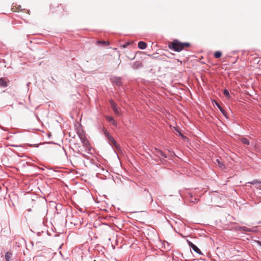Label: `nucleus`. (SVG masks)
<instances>
[{
	"instance_id": "obj_1",
	"label": "nucleus",
	"mask_w": 261,
	"mask_h": 261,
	"mask_svg": "<svg viewBox=\"0 0 261 261\" xmlns=\"http://www.w3.org/2000/svg\"><path fill=\"white\" fill-rule=\"evenodd\" d=\"M191 44L188 42H181L178 40L175 39L172 42H169L168 47L175 51L179 52L182 49L189 47Z\"/></svg>"
},
{
	"instance_id": "obj_2",
	"label": "nucleus",
	"mask_w": 261,
	"mask_h": 261,
	"mask_svg": "<svg viewBox=\"0 0 261 261\" xmlns=\"http://www.w3.org/2000/svg\"><path fill=\"white\" fill-rule=\"evenodd\" d=\"M110 102L111 103V107L114 113L117 115H119V111L118 108L117 107L116 104L114 102V101L113 100H111Z\"/></svg>"
},
{
	"instance_id": "obj_3",
	"label": "nucleus",
	"mask_w": 261,
	"mask_h": 261,
	"mask_svg": "<svg viewBox=\"0 0 261 261\" xmlns=\"http://www.w3.org/2000/svg\"><path fill=\"white\" fill-rule=\"evenodd\" d=\"M188 244H189V246L191 248H192V249L194 251H195L196 253H198L199 254H201V252L200 250L195 245H194L193 243H192L190 241H188Z\"/></svg>"
},
{
	"instance_id": "obj_4",
	"label": "nucleus",
	"mask_w": 261,
	"mask_h": 261,
	"mask_svg": "<svg viewBox=\"0 0 261 261\" xmlns=\"http://www.w3.org/2000/svg\"><path fill=\"white\" fill-rule=\"evenodd\" d=\"M111 81L114 84H115L118 86H120L122 85L121 79L117 77H114L111 78Z\"/></svg>"
},
{
	"instance_id": "obj_5",
	"label": "nucleus",
	"mask_w": 261,
	"mask_h": 261,
	"mask_svg": "<svg viewBox=\"0 0 261 261\" xmlns=\"http://www.w3.org/2000/svg\"><path fill=\"white\" fill-rule=\"evenodd\" d=\"M250 184L255 185L257 189H261V181L256 179L253 180Z\"/></svg>"
},
{
	"instance_id": "obj_6",
	"label": "nucleus",
	"mask_w": 261,
	"mask_h": 261,
	"mask_svg": "<svg viewBox=\"0 0 261 261\" xmlns=\"http://www.w3.org/2000/svg\"><path fill=\"white\" fill-rule=\"evenodd\" d=\"M155 153L156 155H158L160 158H161V157H163L164 158H167V156L165 154V153L161 150L155 149Z\"/></svg>"
},
{
	"instance_id": "obj_7",
	"label": "nucleus",
	"mask_w": 261,
	"mask_h": 261,
	"mask_svg": "<svg viewBox=\"0 0 261 261\" xmlns=\"http://www.w3.org/2000/svg\"><path fill=\"white\" fill-rule=\"evenodd\" d=\"M81 139L84 145L90 150L89 141L85 137H81Z\"/></svg>"
},
{
	"instance_id": "obj_8",
	"label": "nucleus",
	"mask_w": 261,
	"mask_h": 261,
	"mask_svg": "<svg viewBox=\"0 0 261 261\" xmlns=\"http://www.w3.org/2000/svg\"><path fill=\"white\" fill-rule=\"evenodd\" d=\"M146 46V43L144 41H140L138 42V47L141 49H145Z\"/></svg>"
},
{
	"instance_id": "obj_9",
	"label": "nucleus",
	"mask_w": 261,
	"mask_h": 261,
	"mask_svg": "<svg viewBox=\"0 0 261 261\" xmlns=\"http://www.w3.org/2000/svg\"><path fill=\"white\" fill-rule=\"evenodd\" d=\"M0 86L4 87L7 86V82L5 79L0 78Z\"/></svg>"
},
{
	"instance_id": "obj_10",
	"label": "nucleus",
	"mask_w": 261,
	"mask_h": 261,
	"mask_svg": "<svg viewBox=\"0 0 261 261\" xmlns=\"http://www.w3.org/2000/svg\"><path fill=\"white\" fill-rule=\"evenodd\" d=\"M215 163L217 164L221 168H224V165L223 164V163L221 161V160L220 159H217L216 160V162H215Z\"/></svg>"
},
{
	"instance_id": "obj_11",
	"label": "nucleus",
	"mask_w": 261,
	"mask_h": 261,
	"mask_svg": "<svg viewBox=\"0 0 261 261\" xmlns=\"http://www.w3.org/2000/svg\"><path fill=\"white\" fill-rule=\"evenodd\" d=\"M216 105L219 108V109L220 110V111L222 112V113L223 114L224 116L227 117V114L226 112L225 111V110L220 106V105L217 102H215Z\"/></svg>"
},
{
	"instance_id": "obj_12",
	"label": "nucleus",
	"mask_w": 261,
	"mask_h": 261,
	"mask_svg": "<svg viewBox=\"0 0 261 261\" xmlns=\"http://www.w3.org/2000/svg\"><path fill=\"white\" fill-rule=\"evenodd\" d=\"M106 119L109 122H111L113 125H114V126H116L117 123L112 117L110 116H107Z\"/></svg>"
},
{
	"instance_id": "obj_13",
	"label": "nucleus",
	"mask_w": 261,
	"mask_h": 261,
	"mask_svg": "<svg viewBox=\"0 0 261 261\" xmlns=\"http://www.w3.org/2000/svg\"><path fill=\"white\" fill-rule=\"evenodd\" d=\"M12 256V254L11 252H7L5 254V259L6 261H9Z\"/></svg>"
},
{
	"instance_id": "obj_14",
	"label": "nucleus",
	"mask_w": 261,
	"mask_h": 261,
	"mask_svg": "<svg viewBox=\"0 0 261 261\" xmlns=\"http://www.w3.org/2000/svg\"><path fill=\"white\" fill-rule=\"evenodd\" d=\"M142 66V63L140 61H137L135 62L133 64V68L135 69H137Z\"/></svg>"
},
{
	"instance_id": "obj_15",
	"label": "nucleus",
	"mask_w": 261,
	"mask_h": 261,
	"mask_svg": "<svg viewBox=\"0 0 261 261\" xmlns=\"http://www.w3.org/2000/svg\"><path fill=\"white\" fill-rule=\"evenodd\" d=\"M241 142L245 145H249V141L248 139L245 138H240Z\"/></svg>"
},
{
	"instance_id": "obj_16",
	"label": "nucleus",
	"mask_w": 261,
	"mask_h": 261,
	"mask_svg": "<svg viewBox=\"0 0 261 261\" xmlns=\"http://www.w3.org/2000/svg\"><path fill=\"white\" fill-rule=\"evenodd\" d=\"M221 56H222V53L220 51H217L214 54V57L216 58H219L221 57Z\"/></svg>"
},
{
	"instance_id": "obj_17",
	"label": "nucleus",
	"mask_w": 261,
	"mask_h": 261,
	"mask_svg": "<svg viewBox=\"0 0 261 261\" xmlns=\"http://www.w3.org/2000/svg\"><path fill=\"white\" fill-rule=\"evenodd\" d=\"M97 44H102L103 45H107V46H108L109 44V42H107V41H97Z\"/></svg>"
},
{
	"instance_id": "obj_18",
	"label": "nucleus",
	"mask_w": 261,
	"mask_h": 261,
	"mask_svg": "<svg viewBox=\"0 0 261 261\" xmlns=\"http://www.w3.org/2000/svg\"><path fill=\"white\" fill-rule=\"evenodd\" d=\"M108 138L109 140L110 141H111L112 143H114V144L116 143V142H115V140L114 139V138L111 136L108 135Z\"/></svg>"
},
{
	"instance_id": "obj_19",
	"label": "nucleus",
	"mask_w": 261,
	"mask_h": 261,
	"mask_svg": "<svg viewBox=\"0 0 261 261\" xmlns=\"http://www.w3.org/2000/svg\"><path fill=\"white\" fill-rule=\"evenodd\" d=\"M242 230H243V231H248V232H250V231H252V230H251V229L249 228H248V227H245H245H243L242 228Z\"/></svg>"
},
{
	"instance_id": "obj_20",
	"label": "nucleus",
	"mask_w": 261,
	"mask_h": 261,
	"mask_svg": "<svg viewBox=\"0 0 261 261\" xmlns=\"http://www.w3.org/2000/svg\"><path fill=\"white\" fill-rule=\"evenodd\" d=\"M223 94L225 96L228 97L229 96V93L227 89H225L223 91Z\"/></svg>"
},
{
	"instance_id": "obj_21",
	"label": "nucleus",
	"mask_w": 261,
	"mask_h": 261,
	"mask_svg": "<svg viewBox=\"0 0 261 261\" xmlns=\"http://www.w3.org/2000/svg\"><path fill=\"white\" fill-rule=\"evenodd\" d=\"M27 145L30 146V147H37L38 146V144H34V145H32V144H27Z\"/></svg>"
},
{
	"instance_id": "obj_22",
	"label": "nucleus",
	"mask_w": 261,
	"mask_h": 261,
	"mask_svg": "<svg viewBox=\"0 0 261 261\" xmlns=\"http://www.w3.org/2000/svg\"><path fill=\"white\" fill-rule=\"evenodd\" d=\"M253 61H254V62H256V63H258L259 62V60H258V58H254V60H253Z\"/></svg>"
},
{
	"instance_id": "obj_23",
	"label": "nucleus",
	"mask_w": 261,
	"mask_h": 261,
	"mask_svg": "<svg viewBox=\"0 0 261 261\" xmlns=\"http://www.w3.org/2000/svg\"><path fill=\"white\" fill-rule=\"evenodd\" d=\"M129 43H126V44H123V45H122L123 48H125V47H126L129 45Z\"/></svg>"
},
{
	"instance_id": "obj_24",
	"label": "nucleus",
	"mask_w": 261,
	"mask_h": 261,
	"mask_svg": "<svg viewBox=\"0 0 261 261\" xmlns=\"http://www.w3.org/2000/svg\"><path fill=\"white\" fill-rule=\"evenodd\" d=\"M179 135L182 138H187L186 137L184 136L180 132H179Z\"/></svg>"
},
{
	"instance_id": "obj_25",
	"label": "nucleus",
	"mask_w": 261,
	"mask_h": 261,
	"mask_svg": "<svg viewBox=\"0 0 261 261\" xmlns=\"http://www.w3.org/2000/svg\"><path fill=\"white\" fill-rule=\"evenodd\" d=\"M12 10L13 11H16V10H14V8H12Z\"/></svg>"
},
{
	"instance_id": "obj_26",
	"label": "nucleus",
	"mask_w": 261,
	"mask_h": 261,
	"mask_svg": "<svg viewBox=\"0 0 261 261\" xmlns=\"http://www.w3.org/2000/svg\"><path fill=\"white\" fill-rule=\"evenodd\" d=\"M257 243H258L260 245H261V242L257 241Z\"/></svg>"
}]
</instances>
